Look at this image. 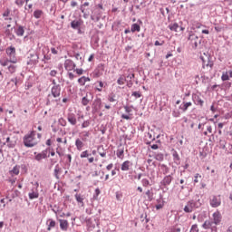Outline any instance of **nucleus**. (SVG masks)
<instances>
[{
    "label": "nucleus",
    "mask_w": 232,
    "mask_h": 232,
    "mask_svg": "<svg viewBox=\"0 0 232 232\" xmlns=\"http://www.w3.org/2000/svg\"><path fill=\"white\" fill-rule=\"evenodd\" d=\"M220 222H222V214H220V211H216L212 214V219L205 220L201 227L207 231L218 232L217 226H220Z\"/></svg>",
    "instance_id": "nucleus-1"
},
{
    "label": "nucleus",
    "mask_w": 232,
    "mask_h": 232,
    "mask_svg": "<svg viewBox=\"0 0 232 232\" xmlns=\"http://www.w3.org/2000/svg\"><path fill=\"white\" fill-rule=\"evenodd\" d=\"M201 206L202 200H200V196L196 195L192 199L187 202L183 211L185 213H193L195 209H198Z\"/></svg>",
    "instance_id": "nucleus-2"
},
{
    "label": "nucleus",
    "mask_w": 232,
    "mask_h": 232,
    "mask_svg": "<svg viewBox=\"0 0 232 232\" xmlns=\"http://www.w3.org/2000/svg\"><path fill=\"white\" fill-rule=\"evenodd\" d=\"M23 142L25 148H34V146H37L39 141L35 140V130H31L25 134L23 138Z\"/></svg>",
    "instance_id": "nucleus-3"
},
{
    "label": "nucleus",
    "mask_w": 232,
    "mask_h": 232,
    "mask_svg": "<svg viewBox=\"0 0 232 232\" xmlns=\"http://www.w3.org/2000/svg\"><path fill=\"white\" fill-rule=\"evenodd\" d=\"M171 182H173V173L164 176L160 182V189H162V191H169Z\"/></svg>",
    "instance_id": "nucleus-4"
},
{
    "label": "nucleus",
    "mask_w": 232,
    "mask_h": 232,
    "mask_svg": "<svg viewBox=\"0 0 232 232\" xmlns=\"http://www.w3.org/2000/svg\"><path fill=\"white\" fill-rule=\"evenodd\" d=\"M200 61H202V68H213L214 62H213V56L209 54L208 53H204L203 55L199 56Z\"/></svg>",
    "instance_id": "nucleus-5"
},
{
    "label": "nucleus",
    "mask_w": 232,
    "mask_h": 232,
    "mask_svg": "<svg viewBox=\"0 0 232 232\" xmlns=\"http://www.w3.org/2000/svg\"><path fill=\"white\" fill-rule=\"evenodd\" d=\"M188 41L190 42L193 50H197V48H198V44H202V39H199L193 31L188 32Z\"/></svg>",
    "instance_id": "nucleus-6"
},
{
    "label": "nucleus",
    "mask_w": 232,
    "mask_h": 232,
    "mask_svg": "<svg viewBox=\"0 0 232 232\" xmlns=\"http://www.w3.org/2000/svg\"><path fill=\"white\" fill-rule=\"evenodd\" d=\"M6 55L9 57L10 63L13 64H15L17 63V56L15 53V47L14 46H9L5 49Z\"/></svg>",
    "instance_id": "nucleus-7"
},
{
    "label": "nucleus",
    "mask_w": 232,
    "mask_h": 232,
    "mask_svg": "<svg viewBox=\"0 0 232 232\" xmlns=\"http://www.w3.org/2000/svg\"><path fill=\"white\" fill-rule=\"evenodd\" d=\"M27 64L31 66H35L39 63V54L35 52L30 53L27 57Z\"/></svg>",
    "instance_id": "nucleus-8"
},
{
    "label": "nucleus",
    "mask_w": 232,
    "mask_h": 232,
    "mask_svg": "<svg viewBox=\"0 0 232 232\" xmlns=\"http://www.w3.org/2000/svg\"><path fill=\"white\" fill-rule=\"evenodd\" d=\"M192 101L196 106L204 108V100L202 99V95L200 93H192Z\"/></svg>",
    "instance_id": "nucleus-9"
},
{
    "label": "nucleus",
    "mask_w": 232,
    "mask_h": 232,
    "mask_svg": "<svg viewBox=\"0 0 232 232\" xmlns=\"http://www.w3.org/2000/svg\"><path fill=\"white\" fill-rule=\"evenodd\" d=\"M102 73H104V63H100L92 72V77L93 79H99V77H102Z\"/></svg>",
    "instance_id": "nucleus-10"
},
{
    "label": "nucleus",
    "mask_w": 232,
    "mask_h": 232,
    "mask_svg": "<svg viewBox=\"0 0 232 232\" xmlns=\"http://www.w3.org/2000/svg\"><path fill=\"white\" fill-rule=\"evenodd\" d=\"M209 204L211 208H218L222 204V199L220 196H212L209 199Z\"/></svg>",
    "instance_id": "nucleus-11"
},
{
    "label": "nucleus",
    "mask_w": 232,
    "mask_h": 232,
    "mask_svg": "<svg viewBox=\"0 0 232 232\" xmlns=\"http://www.w3.org/2000/svg\"><path fill=\"white\" fill-rule=\"evenodd\" d=\"M101 17H102V11H101V9L94 8L92 14L91 15L92 21L98 23V21H101Z\"/></svg>",
    "instance_id": "nucleus-12"
},
{
    "label": "nucleus",
    "mask_w": 232,
    "mask_h": 232,
    "mask_svg": "<svg viewBox=\"0 0 232 232\" xmlns=\"http://www.w3.org/2000/svg\"><path fill=\"white\" fill-rule=\"evenodd\" d=\"M51 97L57 99L61 97V85H55L51 88V93L49 94Z\"/></svg>",
    "instance_id": "nucleus-13"
},
{
    "label": "nucleus",
    "mask_w": 232,
    "mask_h": 232,
    "mask_svg": "<svg viewBox=\"0 0 232 232\" xmlns=\"http://www.w3.org/2000/svg\"><path fill=\"white\" fill-rule=\"evenodd\" d=\"M92 101H93V94L87 92L86 95L82 98V106H88Z\"/></svg>",
    "instance_id": "nucleus-14"
},
{
    "label": "nucleus",
    "mask_w": 232,
    "mask_h": 232,
    "mask_svg": "<svg viewBox=\"0 0 232 232\" xmlns=\"http://www.w3.org/2000/svg\"><path fill=\"white\" fill-rule=\"evenodd\" d=\"M34 160H37V162H41V160L43 159H48V150H43L42 152L40 153H37V152H34Z\"/></svg>",
    "instance_id": "nucleus-15"
},
{
    "label": "nucleus",
    "mask_w": 232,
    "mask_h": 232,
    "mask_svg": "<svg viewBox=\"0 0 232 232\" xmlns=\"http://www.w3.org/2000/svg\"><path fill=\"white\" fill-rule=\"evenodd\" d=\"M76 67L77 65L73 61H72L71 59L65 60L64 68L65 70H67V72H72V70H75Z\"/></svg>",
    "instance_id": "nucleus-16"
},
{
    "label": "nucleus",
    "mask_w": 232,
    "mask_h": 232,
    "mask_svg": "<svg viewBox=\"0 0 232 232\" xmlns=\"http://www.w3.org/2000/svg\"><path fill=\"white\" fill-rule=\"evenodd\" d=\"M86 140H88L86 138H82V140L78 138L75 140L74 144L78 151H82V149L84 148V142H86Z\"/></svg>",
    "instance_id": "nucleus-17"
},
{
    "label": "nucleus",
    "mask_w": 232,
    "mask_h": 232,
    "mask_svg": "<svg viewBox=\"0 0 232 232\" xmlns=\"http://www.w3.org/2000/svg\"><path fill=\"white\" fill-rule=\"evenodd\" d=\"M158 168L162 175H169L170 169L168 165L164 163H159Z\"/></svg>",
    "instance_id": "nucleus-18"
},
{
    "label": "nucleus",
    "mask_w": 232,
    "mask_h": 232,
    "mask_svg": "<svg viewBox=\"0 0 232 232\" xmlns=\"http://www.w3.org/2000/svg\"><path fill=\"white\" fill-rule=\"evenodd\" d=\"M171 155L174 164H176V166H180V156L179 155V152L175 149H172Z\"/></svg>",
    "instance_id": "nucleus-19"
},
{
    "label": "nucleus",
    "mask_w": 232,
    "mask_h": 232,
    "mask_svg": "<svg viewBox=\"0 0 232 232\" xmlns=\"http://www.w3.org/2000/svg\"><path fill=\"white\" fill-rule=\"evenodd\" d=\"M67 121L71 126H75L77 124V115L73 112L67 114Z\"/></svg>",
    "instance_id": "nucleus-20"
},
{
    "label": "nucleus",
    "mask_w": 232,
    "mask_h": 232,
    "mask_svg": "<svg viewBox=\"0 0 232 232\" xmlns=\"http://www.w3.org/2000/svg\"><path fill=\"white\" fill-rule=\"evenodd\" d=\"M130 168H133V162L130 160H125L121 167V171H130Z\"/></svg>",
    "instance_id": "nucleus-21"
},
{
    "label": "nucleus",
    "mask_w": 232,
    "mask_h": 232,
    "mask_svg": "<svg viewBox=\"0 0 232 232\" xmlns=\"http://www.w3.org/2000/svg\"><path fill=\"white\" fill-rule=\"evenodd\" d=\"M60 222V229L62 231H68V227H70V223L66 219H59Z\"/></svg>",
    "instance_id": "nucleus-22"
},
{
    "label": "nucleus",
    "mask_w": 232,
    "mask_h": 232,
    "mask_svg": "<svg viewBox=\"0 0 232 232\" xmlns=\"http://www.w3.org/2000/svg\"><path fill=\"white\" fill-rule=\"evenodd\" d=\"M62 174H63V168H61L59 164H56L53 170V176L57 180H59L60 179L59 175H62Z\"/></svg>",
    "instance_id": "nucleus-23"
},
{
    "label": "nucleus",
    "mask_w": 232,
    "mask_h": 232,
    "mask_svg": "<svg viewBox=\"0 0 232 232\" xmlns=\"http://www.w3.org/2000/svg\"><path fill=\"white\" fill-rule=\"evenodd\" d=\"M10 82L14 83V92L17 91L20 84H23V80L19 77H14Z\"/></svg>",
    "instance_id": "nucleus-24"
},
{
    "label": "nucleus",
    "mask_w": 232,
    "mask_h": 232,
    "mask_svg": "<svg viewBox=\"0 0 232 232\" xmlns=\"http://www.w3.org/2000/svg\"><path fill=\"white\" fill-rule=\"evenodd\" d=\"M14 28L15 27H13L11 29H5V37H7L9 41H14L15 39V34L12 33V30H14Z\"/></svg>",
    "instance_id": "nucleus-25"
},
{
    "label": "nucleus",
    "mask_w": 232,
    "mask_h": 232,
    "mask_svg": "<svg viewBox=\"0 0 232 232\" xmlns=\"http://www.w3.org/2000/svg\"><path fill=\"white\" fill-rule=\"evenodd\" d=\"M14 30L17 37H23V35H24V26L18 25L17 28H14Z\"/></svg>",
    "instance_id": "nucleus-26"
},
{
    "label": "nucleus",
    "mask_w": 232,
    "mask_h": 232,
    "mask_svg": "<svg viewBox=\"0 0 232 232\" xmlns=\"http://www.w3.org/2000/svg\"><path fill=\"white\" fill-rule=\"evenodd\" d=\"M190 106H193V103L191 102H183L182 104L179 105V110H182L183 112L188 111V108Z\"/></svg>",
    "instance_id": "nucleus-27"
},
{
    "label": "nucleus",
    "mask_w": 232,
    "mask_h": 232,
    "mask_svg": "<svg viewBox=\"0 0 232 232\" xmlns=\"http://www.w3.org/2000/svg\"><path fill=\"white\" fill-rule=\"evenodd\" d=\"M80 10H81L82 14H83L84 19H88V17H90V11H88V9H86V7H84V5H80Z\"/></svg>",
    "instance_id": "nucleus-28"
},
{
    "label": "nucleus",
    "mask_w": 232,
    "mask_h": 232,
    "mask_svg": "<svg viewBox=\"0 0 232 232\" xmlns=\"http://www.w3.org/2000/svg\"><path fill=\"white\" fill-rule=\"evenodd\" d=\"M90 77L86 76H82L81 78L78 79V82L80 83V86H84L86 82H90Z\"/></svg>",
    "instance_id": "nucleus-29"
},
{
    "label": "nucleus",
    "mask_w": 232,
    "mask_h": 232,
    "mask_svg": "<svg viewBox=\"0 0 232 232\" xmlns=\"http://www.w3.org/2000/svg\"><path fill=\"white\" fill-rule=\"evenodd\" d=\"M71 27L72 28V30H79V28H81V22L79 20L72 21Z\"/></svg>",
    "instance_id": "nucleus-30"
},
{
    "label": "nucleus",
    "mask_w": 232,
    "mask_h": 232,
    "mask_svg": "<svg viewBox=\"0 0 232 232\" xmlns=\"http://www.w3.org/2000/svg\"><path fill=\"white\" fill-rule=\"evenodd\" d=\"M102 105V100L101 98H96L92 102V107L98 108L101 110V106Z\"/></svg>",
    "instance_id": "nucleus-31"
},
{
    "label": "nucleus",
    "mask_w": 232,
    "mask_h": 232,
    "mask_svg": "<svg viewBox=\"0 0 232 232\" xmlns=\"http://www.w3.org/2000/svg\"><path fill=\"white\" fill-rule=\"evenodd\" d=\"M71 57H75L76 61H80V65L82 66L84 64V58L81 55V53H77L73 55H71Z\"/></svg>",
    "instance_id": "nucleus-32"
},
{
    "label": "nucleus",
    "mask_w": 232,
    "mask_h": 232,
    "mask_svg": "<svg viewBox=\"0 0 232 232\" xmlns=\"http://www.w3.org/2000/svg\"><path fill=\"white\" fill-rule=\"evenodd\" d=\"M154 159L159 162L164 161V154L162 152H156L154 154Z\"/></svg>",
    "instance_id": "nucleus-33"
},
{
    "label": "nucleus",
    "mask_w": 232,
    "mask_h": 232,
    "mask_svg": "<svg viewBox=\"0 0 232 232\" xmlns=\"http://www.w3.org/2000/svg\"><path fill=\"white\" fill-rule=\"evenodd\" d=\"M74 197L78 204H81V206H84V197H82L81 194H75Z\"/></svg>",
    "instance_id": "nucleus-34"
},
{
    "label": "nucleus",
    "mask_w": 232,
    "mask_h": 232,
    "mask_svg": "<svg viewBox=\"0 0 232 232\" xmlns=\"http://www.w3.org/2000/svg\"><path fill=\"white\" fill-rule=\"evenodd\" d=\"M49 222V224H48ZM47 224H48V227H47V231H52L53 227H55V220L52 219V218H49L47 220Z\"/></svg>",
    "instance_id": "nucleus-35"
},
{
    "label": "nucleus",
    "mask_w": 232,
    "mask_h": 232,
    "mask_svg": "<svg viewBox=\"0 0 232 232\" xmlns=\"http://www.w3.org/2000/svg\"><path fill=\"white\" fill-rule=\"evenodd\" d=\"M130 32H132V34H135V32H140V25L139 24H132Z\"/></svg>",
    "instance_id": "nucleus-36"
},
{
    "label": "nucleus",
    "mask_w": 232,
    "mask_h": 232,
    "mask_svg": "<svg viewBox=\"0 0 232 232\" xmlns=\"http://www.w3.org/2000/svg\"><path fill=\"white\" fill-rule=\"evenodd\" d=\"M5 142L7 143V148H11V149H14V147L15 144H16L15 141L10 140V137H7V138L5 139Z\"/></svg>",
    "instance_id": "nucleus-37"
},
{
    "label": "nucleus",
    "mask_w": 232,
    "mask_h": 232,
    "mask_svg": "<svg viewBox=\"0 0 232 232\" xmlns=\"http://www.w3.org/2000/svg\"><path fill=\"white\" fill-rule=\"evenodd\" d=\"M21 169V166L15 165L12 170H10L11 175H19V171Z\"/></svg>",
    "instance_id": "nucleus-38"
},
{
    "label": "nucleus",
    "mask_w": 232,
    "mask_h": 232,
    "mask_svg": "<svg viewBox=\"0 0 232 232\" xmlns=\"http://www.w3.org/2000/svg\"><path fill=\"white\" fill-rule=\"evenodd\" d=\"M43 10H41V9H37V10H35L34 12V17L35 18V19H41V17H43Z\"/></svg>",
    "instance_id": "nucleus-39"
},
{
    "label": "nucleus",
    "mask_w": 232,
    "mask_h": 232,
    "mask_svg": "<svg viewBox=\"0 0 232 232\" xmlns=\"http://www.w3.org/2000/svg\"><path fill=\"white\" fill-rule=\"evenodd\" d=\"M126 81H127L126 76L120 75L119 79L117 80V84H119V86H122L124 82H126Z\"/></svg>",
    "instance_id": "nucleus-40"
},
{
    "label": "nucleus",
    "mask_w": 232,
    "mask_h": 232,
    "mask_svg": "<svg viewBox=\"0 0 232 232\" xmlns=\"http://www.w3.org/2000/svg\"><path fill=\"white\" fill-rule=\"evenodd\" d=\"M169 30H171V32H179V29L180 28V26H179V24L174 23L173 24H169Z\"/></svg>",
    "instance_id": "nucleus-41"
},
{
    "label": "nucleus",
    "mask_w": 232,
    "mask_h": 232,
    "mask_svg": "<svg viewBox=\"0 0 232 232\" xmlns=\"http://www.w3.org/2000/svg\"><path fill=\"white\" fill-rule=\"evenodd\" d=\"M28 197L30 200H34V198H39V192H35L33 190L32 192H29Z\"/></svg>",
    "instance_id": "nucleus-42"
},
{
    "label": "nucleus",
    "mask_w": 232,
    "mask_h": 232,
    "mask_svg": "<svg viewBox=\"0 0 232 232\" xmlns=\"http://www.w3.org/2000/svg\"><path fill=\"white\" fill-rule=\"evenodd\" d=\"M91 156H92V154L90 153L89 150H83L80 154V159H88V157H91Z\"/></svg>",
    "instance_id": "nucleus-43"
},
{
    "label": "nucleus",
    "mask_w": 232,
    "mask_h": 232,
    "mask_svg": "<svg viewBox=\"0 0 232 232\" xmlns=\"http://www.w3.org/2000/svg\"><path fill=\"white\" fill-rule=\"evenodd\" d=\"M145 195L147 196L149 202L153 201V191L148 189V190L145 192Z\"/></svg>",
    "instance_id": "nucleus-44"
},
{
    "label": "nucleus",
    "mask_w": 232,
    "mask_h": 232,
    "mask_svg": "<svg viewBox=\"0 0 232 232\" xmlns=\"http://www.w3.org/2000/svg\"><path fill=\"white\" fill-rule=\"evenodd\" d=\"M53 96L48 94L47 95V100H46V105L50 106V104H52V102H57L59 100H53Z\"/></svg>",
    "instance_id": "nucleus-45"
},
{
    "label": "nucleus",
    "mask_w": 232,
    "mask_h": 232,
    "mask_svg": "<svg viewBox=\"0 0 232 232\" xmlns=\"http://www.w3.org/2000/svg\"><path fill=\"white\" fill-rule=\"evenodd\" d=\"M230 76L229 74L227 73V72H222V76H221V81H223V82H225V81H229Z\"/></svg>",
    "instance_id": "nucleus-46"
},
{
    "label": "nucleus",
    "mask_w": 232,
    "mask_h": 232,
    "mask_svg": "<svg viewBox=\"0 0 232 232\" xmlns=\"http://www.w3.org/2000/svg\"><path fill=\"white\" fill-rule=\"evenodd\" d=\"M118 159H124V149H119L116 152Z\"/></svg>",
    "instance_id": "nucleus-47"
},
{
    "label": "nucleus",
    "mask_w": 232,
    "mask_h": 232,
    "mask_svg": "<svg viewBox=\"0 0 232 232\" xmlns=\"http://www.w3.org/2000/svg\"><path fill=\"white\" fill-rule=\"evenodd\" d=\"M87 227L88 229H90L91 231H92V229H95V224L92 222V219L87 220Z\"/></svg>",
    "instance_id": "nucleus-48"
},
{
    "label": "nucleus",
    "mask_w": 232,
    "mask_h": 232,
    "mask_svg": "<svg viewBox=\"0 0 232 232\" xmlns=\"http://www.w3.org/2000/svg\"><path fill=\"white\" fill-rule=\"evenodd\" d=\"M115 94L111 93L108 95V101L109 102H117V99H115Z\"/></svg>",
    "instance_id": "nucleus-49"
},
{
    "label": "nucleus",
    "mask_w": 232,
    "mask_h": 232,
    "mask_svg": "<svg viewBox=\"0 0 232 232\" xmlns=\"http://www.w3.org/2000/svg\"><path fill=\"white\" fill-rule=\"evenodd\" d=\"M101 195V189L99 188H97L94 190V194H93V199L97 200L99 198V196Z\"/></svg>",
    "instance_id": "nucleus-50"
},
{
    "label": "nucleus",
    "mask_w": 232,
    "mask_h": 232,
    "mask_svg": "<svg viewBox=\"0 0 232 232\" xmlns=\"http://www.w3.org/2000/svg\"><path fill=\"white\" fill-rule=\"evenodd\" d=\"M141 185L143 186V188H148V186H150V179H141Z\"/></svg>",
    "instance_id": "nucleus-51"
},
{
    "label": "nucleus",
    "mask_w": 232,
    "mask_h": 232,
    "mask_svg": "<svg viewBox=\"0 0 232 232\" xmlns=\"http://www.w3.org/2000/svg\"><path fill=\"white\" fill-rule=\"evenodd\" d=\"M65 157L67 159V160L65 161V164L67 166H71V164H72V154H66Z\"/></svg>",
    "instance_id": "nucleus-52"
},
{
    "label": "nucleus",
    "mask_w": 232,
    "mask_h": 232,
    "mask_svg": "<svg viewBox=\"0 0 232 232\" xmlns=\"http://www.w3.org/2000/svg\"><path fill=\"white\" fill-rule=\"evenodd\" d=\"M99 87H95L96 92H102V88H104V82L102 81L98 82Z\"/></svg>",
    "instance_id": "nucleus-53"
},
{
    "label": "nucleus",
    "mask_w": 232,
    "mask_h": 232,
    "mask_svg": "<svg viewBox=\"0 0 232 232\" xmlns=\"http://www.w3.org/2000/svg\"><path fill=\"white\" fill-rule=\"evenodd\" d=\"M123 108H124V110H125V112L128 113V115H130V113H131V111H132L131 108H133V106H130H130H128V105H124Z\"/></svg>",
    "instance_id": "nucleus-54"
},
{
    "label": "nucleus",
    "mask_w": 232,
    "mask_h": 232,
    "mask_svg": "<svg viewBox=\"0 0 232 232\" xmlns=\"http://www.w3.org/2000/svg\"><path fill=\"white\" fill-rule=\"evenodd\" d=\"M90 124H92V121L90 120L84 121L82 124V128H88L90 126Z\"/></svg>",
    "instance_id": "nucleus-55"
},
{
    "label": "nucleus",
    "mask_w": 232,
    "mask_h": 232,
    "mask_svg": "<svg viewBox=\"0 0 232 232\" xmlns=\"http://www.w3.org/2000/svg\"><path fill=\"white\" fill-rule=\"evenodd\" d=\"M132 97H135V99H140V97H142V94H140V92H133L131 93Z\"/></svg>",
    "instance_id": "nucleus-56"
},
{
    "label": "nucleus",
    "mask_w": 232,
    "mask_h": 232,
    "mask_svg": "<svg viewBox=\"0 0 232 232\" xmlns=\"http://www.w3.org/2000/svg\"><path fill=\"white\" fill-rule=\"evenodd\" d=\"M58 123L60 124V126H63V127L66 126L67 124L66 120H64V118H60L58 120Z\"/></svg>",
    "instance_id": "nucleus-57"
},
{
    "label": "nucleus",
    "mask_w": 232,
    "mask_h": 232,
    "mask_svg": "<svg viewBox=\"0 0 232 232\" xmlns=\"http://www.w3.org/2000/svg\"><path fill=\"white\" fill-rule=\"evenodd\" d=\"M15 70H17V67L15 65H9L8 66V71L11 72V73H15Z\"/></svg>",
    "instance_id": "nucleus-58"
},
{
    "label": "nucleus",
    "mask_w": 232,
    "mask_h": 232,
    "mask_svg": "<svg viewBox=\"0 0 232 232\" xmlns=\"http://www.w3.org/2000/svg\"><path fill=\"white\" fill-rule=\"evenodd\" d=\"M189 232H198V225H192Z\"/></svg>",
    "instance_id": "nucleus-59"
},
{
    "label": "nucleus",
    "mask_w": 232,
    "mask_h": 232,
    "mask_svg": "<svg viewBox=\"0 0 232 232\" xmlns=\"http://www.w3.org/2000/svg\"><path fill=\"white\" fill-rule=\"evenodd\" d=\"M219 148L221 150H226V140H219Z\"/></svg>",
    "instance_id": "nucleus-60"
},
{
    "label": "nucleus",
    "mask_w": 232,
    "mask_h": 232,
    "mask_svg": "<svg viewBox=\"0 0 232 232\" xmlns=\"http://www.w3.org/2000/svg\"><path fill=\"white\" fill-rule=\"evenodd\" d=\"M20 168H21L23 173H28V166H26V164H22L20 166Z\"/></svg>",
    "instance_id": "nucleus-61"
},
{
    "label": "nucleus",
    "mask_w": 232,
    "mask_h": 232,
    "mask_svg": "<svg viewBox=\"0 0 232 232\" xmlns=\"http://www.w3.org/2000/svg\"><path fill=\"white\" fill-rule=\"evenodd\" d=\"M14 3H15V5H17V6H19L21 8V6H23V5H24V0H15Z\"/></svg>",
    "instance_id": "nucleus-62"
},
{
    "label": "nucleus",
    "mask_w": 232,
    "mask_h": 232,
    "mask_svg": "<svg viewBox=\"0 0 232 232\" xmlns=\"http://www.w3.org/2000/svg\"><path fill=\"white\" fill-rule=\"evenodd\" d=\"M172 116L175 118L180 117V111H172Z\"/></svg>",
    "instance_id": "nucleus-63"
},
{
    "label": "nucleus",
    "mask_w": 232,
    "mask_h": 232,
    "mask_svg": "<svg viewBox=\"0 0 232 232\" xmlns=\"http://www.w3.org/2000/svg\"><path fill=\"white\" fill-rule=\"evenodd\" d=\"M180 231H181V229L179 227H171V232H180Z\"/></svg>",
    "instance_id": "nucleus-64"
}]
</instances>
